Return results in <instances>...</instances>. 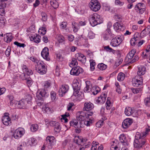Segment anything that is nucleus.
Segmentation results:
<instances>
[{"label":"nucleus","mask_w":150,"mask_h":150,"mask_svg":"<svg viewBox=\"0 0 150 150\" xmlns=\"http://www.w3.org/2000/svg\"><path fill=\"white\" fill-rule=\"evenodd\" d=\"M29 59L34 63L36 64L35 65V69L40 74H44L46 73L47 67L43 62L39 61L38 59L33 57H30Z\"/></svg>","instance_id":"1"},{"label":"nucleus","mask_w":150,"mask_h":150,"mask_svg":"<svg viewBox=\"0 0 150 150\" xmlns=\"http://www.w3.org/2000/svg\"><path fill=\"white\" fill-rule=\"evenodd\" d=\"M145 135V134H142L138 132L136 133L134 143V145L135 148L137 149H140L145 144L146 140L144 139V137Z\"/></svg>","instance_id":"2"},{"label":"nucleus","mask_w":150,"mask_h":150,"mask_svg":"<svg viewBox=\"0 0 150 150\" xmlns=\"http://www.w3.org/2000/svg\"><path fill=\"white\" fill-rule=\"evenodd\" d=\"M89 20L90 23L93 27L100 24L102 22L101 17L97 13H94L91 15L89 17Z\"/></svg>","instance_id":"3"},{"label":"nucleus","mask_w":150,"mask_h":150,"mask_svg":"<svg viewBox=\"0 0 150 150\" xmlns=\"http://www.w3.org/2000/svg\"><path fill=\"white\" fill-rule=\"evenodd\" d=\"M136 50L135 49L132 50L130 52L127 56L126 58V61L129 63H132L137 61L139 59L138 57L134 54L136 53Z\"/></svg>","instance_id":"4"},{"label":"nucleus","mask_w":150,"mask_h":150,"mask_svg":"<svg viewBox=\"0 0 150 150\" xmlns=\"http://www.w3.org/2000/svg\"><path fill=\"white\" fill-rule=\"evenodd\" d=\"M89 6L91 9L94 11H98L100 8V3L97 0H91Z\"/></svg>","instance_id":"5"},{"label":"nucleus","mask_w":150,"mask_h":150,"mask_svg":"<svg viewBox=\"0 0 150 150\" xmlns=\"http://www.w3.org/2000/svg\"><path fill=\"white\" fill-rule=\"evenodd\" d=\"M143 77L139 76H136L132 80V84L135 87H138L143 84Z\"/></svg>","instance_id":"6"},{"label":"nucleus","mask_w":150,"mask_h":150,"mask_svg":"<svg viewBox=\"0 0 150 150\" xmlns=\"http://www.w3.org/2000/svg\"><path fill=\"white\" fill-rule=\"evenodd\" d=\"M81 85V84L78 82H75L73 85V95L75 96L79 97V91L80 90Z\"/></svg>","instance_id":"7"},{"label":"nucleus","mask_w":150,"mask_h":150,"mask_svg":"<svg viewBox=\"0 0 150 150\" xmlns=\"http://www.w3.org/2000/svg\"><path fill=\"white\" fill-rule=\"evenodd\" d=\"M25 133L23 128L19 127L16 129L13 133V137L16 139H18L22 137Z\"/></svg>","instance_id":"8"},{"label":"nucleus","mask_w":150,"mask_h":150,"mask_svg":"<svg viewBox=\"0 0 150 150\" xmlns=\"http://www.w3.org/2000/svg\"><path fill=\"white\" fill-rule=\"evenodd\" d=\"M48 94L44 89H42L36 95V99L37 100H43V98L47 97Z\"/></svg>","instance_id":"9"},{"label":"nucleus","mask_w":150,"mask_h":150,"mask_svg":"<svg viewBox=\"0 0 150 150\" xmlns=\"http://www.w3.org/2000/svg\"><path fill=\"white\" fill-rule=\"evenodd\" d=\"M53 136H49L47 137L46 140L48 144V147L49 149H51L54 147L55 141Z\"/></svg>","instance_id":"10"},{"label":"nucleus","mask_w":150,"mask_h":150,"mask_svg":"<svg viewBox=\"0 0 150 150\" xmlns=\"http://www.w3.org/2000/svg\"><path fill=\"white\" fill-rule=\"evenodd\" d=\"M69 89V86L68 85H62L59 88L58 91L59 95L61 96H63L67 92Z\"/></svg>","instance_id":"11"},{"label":"nucleus","mask_w":150,"mask_h":150,"mask_svg":"<svg viewBox=\"0 0 150 150\" xmlns=\"http://www.w3.org/2000/svg\"><path fill=\"white\" fill-rule=\"evenodd\" d=\"M83 71V69L79 67H77L72 68L70 72L71 74L77 76Z\"/></svg>","instance_id":"12"},{"label":"nucleus","mask_w":150,"mask_h":150,"mask_svg":"<svg viewBox=\"0 0 150 150\" xmlns=\"http://www.w3.org/2000/svg\"><path fill=\"white\" fill-rule=\"evenodd\" d=\"M122 42L121 39L119 37H115L113 38L110 42L111 45L113 47H116L118 46Z\"/></svg>","instance_id":"13"},{"label":"nucleus","mask_w":150,"mask_h":150,"mask_svg":"<svg viewBox=\"0 0 150 150\" xmlns=\"http://www.w3.org/2000/svg\"><path fill=\"white\" fill-rule=\"evenodd\" d=\"M144 4L139 3L137 4L135 8V10L140 14H142L145 11V9Z\"/></svg>","instance_id":"14"},{"label":"nucleus","mask_w":150,"mask_h":150,"mask_svg":"<svg viewBox=\"0 0 150 150\" xmlns=\"http://www.w3.org/2000/svg\"><path fill=\"white\" fill-rule=\"evenodd\" d=\"M49 54V49L47 47H45L41 52V56L44 59L47 61H49L50 59Z\"/></svg>","instance_id":"15"},{"label":"nucleus","mask_w":150,"mask_h":150,"mask_svg":"<svg viewBox=\"0 0 150 150\" xmlns=\"http://www.w3.org/2000/svg\"><path fill=\"white\" fill-rule=\"evenodd\" d=\"M82 122L78 121L76 120H73L70 122V125L76 128L82 127Z\"/></svg>","instance_id":"16"},{"label":"nucleus","mask_w":150,"mask_h":150,"mask_svg":"<svg viewBox=\"0 0 150 150\" xmlns=\"http://www.w3.org/2000/svg\"><path fill=\"white\" fill-rule=\"evenodd\" d=\"M107 96L106 94L105 93L102 94L100 97L98 98L97 100H96V104H100L104 103L106 100Z\"/></svg>","instance_id":"17"},{"label":"nucleus","mask_w":150,"mask_h":150,"mask_svg":"<svg viewBox=\"0 0 150 150\" xmlns=\"http://www.w3.org/2000/svg\"><path fill=\"white\" fill-rule=\"evenodd\" d=\"M76 118L78 120L81 122V121L85 120L86 117L85 113L83 112L79 111L77 112Z\"/></svg>","instance_id":"18"},{"label":"nucleus","mask_w":150,"mask_h":150,"mask_svg":"<svg viewBox=\"0 0 150 150\" xmlns=\"http://www.w3.org/2000/svg\"><path fill=\"white\" fill-rule=\"evenodd\" d=\"M132 123V119L127 118L122 123V126L124 128L126 129L129 127Z\"/></svg>","instance_id":"19"},{"label":"nucleus","mask_w":150,"mask_h":150,"mask_svg":"<svg viewBox=\"0 0 150 150\" xmlns=\"http://www.w3.org/2000/svg\"><path fill=\"white\" fill-rule=\"evenodd\" d=\"M41 36L39 35L35 34L32 35L30 38L31 41L36 43H39L40 41Z\"/></svg>","instance_id":"20"},{"label":"nucleus","mask_w":150,"mask_h":150,"mask_svg":"<svg viewBox=\"0 0 150 150\" xmlns=\"http://www.w3.org/2000/svg\"><path fill=\"white\" fill-rule=\"evenodd\" d=\"M103 148V146L102 145L99 146L98 143V142L93 141V142L92 146L91 148V150H102Z\"/></svg>","instance_id":"21"},{"label":"nucleus","mask_w":150,"mask_h":150,"mask_svg":"<svg viewBox=\"0 0 150 150\" xmlns=\"http://www.w3.org/2000/svg\"><path fill=\"white\" fill-rule=\"evenodd\" d=\"M94 108V105L90 102H86L85 103L84 106L83 110L86 111H89L92 109Z\"/></svg>","instance_id":"22"},{"label":"nucleus","mask_w":150,"mask_h":150,"mask_svg":"<svg viewBox=\"0 0 150 150\" xmlns=\"http://www.w3.org/2000/svg\"><path fill=\"white\" fill-rule=\"evenodd\" d=\"M74 140V142L78 145H82L84 143V140L81 137L75 136Z\"/></svg>","instance_id":"23"},{"label":"nucleus","mask_w":150,"mask_h":150,"mask_svg":"<svg viewBox=\"0 0 150 150\" xmlns=\"http://www.w3.org/2000/svg\"><path fill=\"white\" fill-rule=\"evenodd\" d=\"M51 124L54 126L55 132L56 133H59L61 129V127H60L59 123L57 122L56 121H53L51 122Z\"/></svg>","instance_id":"24"},{"label":"nucleus","mask_w":150,"mask_h":150,"mask_svg":"<svg viewBox=\"0 0 150 150\" xmlns=\"http://www.w3.org/2000/svg\"><path fill=\"white\" fill-rule=\"evenodd\" d=\"M138 71L137 72V76H141V75H144L146 72V69L143 66H140L138 67Z\"/></svg>","instance_id":"25"},{"label":"nucleus","mask_w":150,"mask_h":150,"mask_svg":"<svg viewBox=\"0 0 150 150\" xmlns=\"http://www.w3.org/2000/svg\"><path fill=\"white\" fill-rule=\"evenodd\" d=\"M2 121L3 124L6 126L8 125L11 123V119L9 116H3Z\"/></svg>","instance_id":"26"},{"label":"nucleus","mask_w":150,"mask_h":150,"mask_svg":"<svg viewBox=\"0 0 150 150\" xmlns=\"http://www.w3.org/2000/svg\"><path fill=\"white\" fill-rule=\"evenodd\" d=\"M27 103L23 100L22 99L18 102L17 107L19 109H25L26 108Z\"/></svg>","instance_id":"27"},{"label":"nucleus","mask_w":150,"mask_h":150,"mask_svg":"<svg viewBox=\"0 0 150 150\" xmlns=\"http://www.w3.org/2000/svg\"><path fill=\"white\" fill-rule=\"evenodd\" d=\"M13 38L11 33L6 34L4 35V41L7 43L10 42Z\"/></svg>","instance_id":"28"},{"label":"nucleus","mask_w":150,"mask_h":150,"mask_svg":"<svg viewBox=\"0 0 150 150\" xmlns=\"http://www.w3.org/2000/svg\"><path fill=\"white\" fill-rule=\"evenodd\" d=\"M119 140L122 143H124L125 146H127L128 143L127 142L125 136L124 134H121L119 137Z\"/></svg>","instance_id":"29"},{"label":"nucleus","mask_w":150,"mask_h":150,"mask_svg":"<svg viewBox=\"0 0 150 150\" xmlns=\"http://www.w3.org/2000/svg\"><path fill=\"white\" fill-rule=\"evenodd\" d=\"M22 69L23 72L28 75H32L33 74L32 71L30 69H29L25 65H23Z\"/></svg>","instance_id":"30"},{"label":"nucleus","mask_w":150,"mask_h":150,"mask_svg":"<svg viewBox=\"0 0 150 150\" xmlns=\"http://www.w3.org/2000/svg\"><path fill=\"white\" fill-rule=\"evenodd\" d=\"M86 86L84 88L83 91L85 92H88L91 90L90 89L92 86V85L89 81H86Z\"/></svg>","instance_id":"31"},{"label":"nucleus","mask_w":150,"mask_h":150,"mask_svg":"<svg viewBox=\"0 0 150 150\" xmlns=\"http://www.w3.org/2000/svg\"><path fill=\"white\" fill-rule=\"evenodd\" d=\"M6 6L5 3H0V15L2 16H3L5 15L4 8Z\"/></svg>","instance_id":"32"},{"label":"nucleus","mask_w":150,"mask_h":150,"mask_svg":"<svg viewBox=\"0 0 150 150\" xmlns=\"http://www.w3.org/2000/svg\"><path fill=\"white\" fill-rule=\"evenodd\" d=\"M134 112V111L130 107H126L125 109V113L126 115L129 116Z\"/></svg>","instance_id":"33"},{"label":"nucleus","mask_w":150,"mask_h":150,"mask_svg":"<svg viewBox=\"0 0 150 150\" xmlns=\"http://www.w3.org/2000/svg\"><path fill=\"white\" fill-rule=\"evenodd\" d=\"M72 26L73 31L74 33L77 32L80 28L78 23L75 21H73L72 22Z\"/></svg>","instance_id":"34"},{"label":"nucleus","mask_w":150,"mask_h":150,"mask_svg":"<svg viewBox=\"0 0 150 150\" xmlns=\"http://www.w3.org/2000/svg\"><path fill=\"white\" fill-rule=\"evenodd\" d=\"M91 90L93 94L96 95L100 91V89L98 86H95L92 88Z\"/></svg>","instance_id":"35"},{"label":"nucleus","mask_w":150,"mask_h":150,"mask_svg":"<svg viewBox=\"0 0 150 150\" xmlns=\"http://www.w3.org/2000/svg\"><path fill=\"white\" fill-rule=\"evenodd\" d=\"M93 120L92 118H86L84 122V124L87 126H90L93 123Z\"/></svg>","instance_id":"36"},{"label":"nucleus","mask_w":150,"mask_h":150,"mask_svg":"<svg viewBox=\"0 0 150 150\" xmlns=\"http://www.w3.org/2000/svg\"><path fill=\"white\" fill-rule=\"evenodd\" d=\"M113 27L114 29L117 32H119L121 30L122 27L124 28V26L121 25L118 22L115 23L113 25Z\"/></svg>","instance_id":"37"},{"label":"nucleus","mask_w":150,"mask_h":150,"mask_svg":"<svg viewBox=\"0 0 150 150\" xmlns=\"http://www.w3.org/2000/svg\"><path fill=\"white\" fill-rule=\"evenodd\" d=\"M139 38L136 35H134V38H132L130 41V43L131 45L134 46L137 43V41L139 40Z\"/></svg>","instance_id":"38"},{"label":"nucleus","mask_w":150,"mask_h":150,"mask_svg":"<svg viewBox=\"0 0 150 150\" xmlns=\"http://www.w3.org/2000/svg\"><path fill=\"white\" fill-rule=\"evenodd\" d=\"M32 98L31 95L30 94H27L25 96V99L23 100L27 104H31Z\"/></svg>","instance_id":"39"},{"label":"nucleus","mask_w":150,"mask_h":150,"mask_svg":"<svg viewBox=\"0 0 150 150\" xmlns=\"http://www.w3.org/2000/svg\"><path fill=\"white\" fill-rule=\"evenodd\" d=\"M36 143V140L34 138H31L28 140L27 143L25 144L27 146L30 145V146H33Z\"/></svg>","instance_id":"40"},{"label":"nucleus","mask_w":150,"mask_h":150,"mask_svg":"<svg viewBox=\"0 0 150 150\" xmlns=\"http://www.w3.org/2000/svg\"><path fill=\"white\" fill-rule=\"evenodd\" d=\"M125 77V74L121 72L118 74L117 77V79L119 81H122L124 79Z\"/></svg>","instance_id":"41"},{"label":"nucleus","mask_w":150,"mask_h":150,"mask_svg":"<svg viewBox=\"0 0 150 150\" xmlns=\"http://www.w3.org/2000/svg\"><path fill=\"white\" fill-rule=\"evenodd\" d=\"M107 32L104 34L103 37L105 40H108L109 38V35L110 34V30L109 28H108L107 30Z\"/></svg>","instance_id":"42"},{"label":"nucleus","mask_w":150,"mask_h":150,"mask_svg":"<svg viewBox=\"0 0 150 150\" xmlns=\"http://www.w3.org/2000/svg\"><path fill=\"white\" fill-rule=\"evenodd\" d=\"M51 6L55 9L57 8L59 6V4L56 0H51L50 1Z\"/></svg>","instance_id":"43"},{"label":"nucleus","mask_w":150,"mask_h":150,"mask_svg":"<svg viewBox=\"0 0 150 150\" xmlns=\"http://www.w3.org/2000/svg\"><path fill=\"white\" fill-rule=\"evenodd\" d=\"M90 69L91 71H93L95 69V66L96 65V63L94 60L91 59L90 60Z\"/></svg>","instance_id":"44"},{"label":"nucleus","mask_w":150,"mask_h":150,"mask_svg":"<svg viewBox=\"0 0 150 150\" xmlns=\"http://www.w3.org/2000/svg\"><path fill=\"white\" fill-rule=\"evenodd\" d=\"M107 66L103 63L99 64L98 65V68L102 70H105L107 68Z\"/></svg>","instance_id":"45"},{"label":"nucleus","mask_w":150,"mask_h":150,"mask_svg":"<svg viewBox=\"0 0 150 150\" xmlns=\"http://www.w3.org/2000/svg\"><path fill=\"white\" fill-rule=\"evenodd\" d=\"M38 128V126L37 124H33L31 126L30 129L31 131L32 132L36 131Z\"/></svg>","instance_id":"46"},{"label":"nucleus","mask_w":150,"mask_h":150,"mask_svg":"<svg viewBox=\"0 0 150 150\" xmlns=\"http://www.w3.org/2000/svg\"><path fill=\"white\" fill-rule=\"evenodd\" d=\"M132 92L134 94H137L141 93V88H131Z\"/></svg>","instance_id":"47"},{"label":"nucleus","mask_w":150,"mask_h":150,"mask_svg":"<svg viewBox=\"0 0 150 150\" xmlns=\"http://www.w3.org/2000/svg\"><path fill=\"white\" fill-rule=\"evenodd\" d=\"M77 59L79 61L81 62L84 61V60L86 59V57L83 54H78V57Z\"/></svg>","instance_id":"48"},{"label":"nucleus","mask_w":150,"mask_h":150,"mask_svg":"<svg viewBox=\"0 0 150 150\" xmlns=\"http://www.w3.org/2000/svg\"><path fill=\"white\" fill-rule=\"evenodd\" d=\"M70 65V66L71 67H72H72L76 66L78 65V62L76 59L72 58Z\"/></svg>","instance_id":"49"},{"label":"nucleus","mask_w":150,"mask_h":150,"mask_svg":"<svg viewBox=\"0 0 150 150\" xmlns=\"http://www.w3.org/2000/svg\"><path fill=\"white\" fill-rule=\"evenodd\" d=\"M104 49L107 52H112L113 53H114L115 52V50L110 47L109 46H106L104 47Z\"/></svg>","instance_id":"50"},{"label":"nucleus","mask_w":150,"mask_h":150,"mask_svg":"<svg viewBox=\"0 0 150 150\" xmlns=\"http://www.w3.org/2000/svg\"><path fill=\"white\" fill-rule=\"evenodd\" d=\"M144 101L145 104L146 106H150V96L145 98Z\"/></svg>","instance_id":"51"},{"label":"nucleus","mask_w":150,"mask_h":150,"mask_svg":"<svg viewBox=\"0 0 150 150\" xmlns=\"http://www.w3.org/2000/svg\"><path fill=\"white\" fill-rule=\"evenodd\" d=\"M47 29L45 27H42L39 29V32H40L41 34L43 35H45Z\"/></svg>","instance_id":"52"},{"label":"nucleus","mask_w":150,"mask_h":150,"mask_svg":"<svg viewBox=\"0 0 150 150\" xmlns=\"http://www.w3.org/2000/svg\"><path fill=\"white\" fill-rule=\"evenodd\" d=\"M41 15L42 17V20L44 21H45L47 19V14L43 12L41 13Z\"/></svg>","instance_id":"53"},{"label":"nucleus","mask_w":150,"mask_h":150,"mask_svg":"<svg viewBox=\"0 0 150 150\" xmlns=\"http://www.w3.org/2000/svg\"><path fill=\"white\" fill-rule=\"evenodd\" d=\"M52 101H54L56 99V93L53 91H52L50 93Z\"/></svg>","instance_id":"54"},{"label":"nucleus","mask_w":150,"mask_h":150,"mask_svg":"<svg viewBox=\"0 0 150 150\" xmlns=\"http://www.w3.org/2000/svg\"><path fill=\"white\" fill-rule=\"evenodd\" d=\"M103 121L102 120H100L98 121L96 124V126L98 128H100L103 125Z\"/></svg>","instance_id":"55"},{"label":"nucleus","mask_w":150,"mask_h":150,"mask_svg":"<svg viewBox=\"0 0 150 150\" xmlns=\"http://www.w3.org/2000/svg\"><path fill=\"white\" fill-rule=\"evenodd\" d=\"M23 76H24V77H25V74H24ZM23 79H25V80H27L26 82L27 83L28 86H29L31 85L32 83V81L30 79H27L26 78H25V77H24Z\"/></svg>","instance_id":"56"},{"label":"nucleus","mask_w":150,"mask_h":150,"mask_svg":"<svg viewBox=\"0 0 150 150\" xmlns=\"http://www.w3.org/2000/svg\"><path fill=\"white\" fill-rule=\"evenodd\" d=\"M88 36L90 39H93L95 37V34L92 32L90 31L88 33Z\"/></svg>","instance_id":"57"},{"label":"nucleus","mask_w":150,"mask_h":150,"mask_svg":"<svg viewBox=\"0 0 150 150\" xmlns=\"http://www.w3.org/2000/svg\"><path fill=\"white\" fill-rule=\"evenodd\" d=\"M11 50L10 47H8L5 51V54L7 57H8L10 54Z\"/></svg>","instance_id":"58"},{"label":"nucleus","mask_w":150,"mask_h":150,"mask_svg":"<svg viewBox=\"0 0 150 150\" xmlns=\"http://www.w3.org/2000/svg\"><path fill=\"white\" fill-rule=\"evenodd\" d=\"M67 24L66 22H63L60 25V28L62 29H64L66 28Z\"/></svg>","instance_id":"59"},{"label":"nucleus","mask_w":150,"mask_h":150,"mask_svg":"<svg viewBox=\"0 0 150 150\" xmlns=\"http://www.w3.org/2000/svg\"><path fill=\"white\" fill-rule=\"evenodd\" d=\"M64 37L62 35H59L58 38V40L59 43H62L64 41Z\"/></svg>","instance_id":"60"},{"label":"nucleus","mask_w":150,"mask_h":150,"mask_svg":"<svg viewBox=\"0 0 150 150\" xmlns=\"http://www.w3.org/2000/svg\"><path fill=\"white\" fill-rule=\"evenodd\" d=\"M146 52L145 56H148L149 55H150V45L147 46V49L146 50Z\"/></svg>","instance_id":"61"},{"label":"nucleus","mask_w":150,"mask_h":150,"mask_svg":"<svg viewBox=\"0 0 150 150\" xmlns=\"http://www.w3.org/2000/svg\"><path fill=\"white\" fill-rule=\"evenodd\" d=\"M119 145L118 144H117L116 146L113 147H111L110 149L111 150H120V148L119 146Z\"/></svg>","instance_id":"62"},{"label":"nucleus","mask_w":150,"mask_h":150,"mask_svg":"<svg viewBox=\"0 0 150 150\" xmlns=\"http://www.w3.org/2000/svg\"><path fill=\"white\" fill-rule=\"evenodd\" d=\"M6 21V20L4 18H0V27L2 25H4Z\"/></svg>","instance_id":"63"},{"label":"nucleus","mask_w":150,"mask_h":150,"mask_svg":"<svg viewBox=\"0 0 150 150\" xmlns=\"http://www.w3.org/2000/svg\"><path fill=\"white\" fill-rule=\"evenodd\" d=\"M51 83L49 81H46L44 83V86L45 88H47L50 86Z\"/></svg>","instance_id":"64"}]
</instances>
